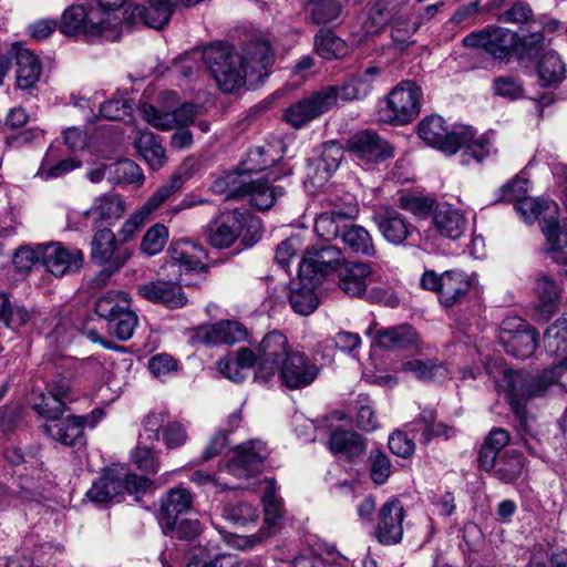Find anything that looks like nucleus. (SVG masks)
Returning <instances> with one entry per match:
<instances>
[{
    "mask_svg": "<svg viewBox=\"0 0 567 567\" xmlns=\"http://www.w3.org/2000/svg\"><path fill=\"white\" fill-rule=\"evenodd\" d=\"M544 346L557 359V363L547 368L542 375L524 371L506 373L509 404L522 421L525 417L526 403L542 395L549 385L558 381L563 371H567V319H558L546 329Z\"/></svg>",
    "mask_w": 567,
    "mask_h": 567,
    "instance_id": "f257e3e1",
    "label": "nucleus"
},
{
    "mask_svg": "<svg viewBox=\"0 0 567 567\" xmlns=\"http://www.w3.org/2000/svg\"><path fill=\"white\" fill-rule=\"evenodd\" d=\"M203 61L221 91L231 93L245 84L246 75L266 70L274 61L268 40L256 38L240 55L223 43H213L203 51Z\"/></svg>",
    "mask_w": 567,
    "mask_h": 567,
    "instance_id": "f03ea898",
    "label": "nucleus"
},
{
    "mask_svg": "<svg viewBox=\"0 0 567 567\" xmlns=\"http://www.w3.org/2000/svg\"><path fill=\"white\" fill-rule=\"evenodd\" d=\"M526 184L525 179H514L505 186L504 199L514 202L515 209L527 223L539 220L542 231L548 243L545 252L556 264L567 266V220L565 219L563 225L557 220L558 206L555 202L522 196L527 190Z\"/></svg>",
    "mask_w": 567,
    "mask_h": 567,
    "instance_id": "7ed1b4c3",
    "label": "nucleus"
},
{
    "mask_svg": "<svg viewBox=\"0 0 567 567\" xmlns=\"http://www.w3.org/2000/svg\"><path fill=\"white\" fill-rule=\"evenodd\" d=\"M419 136L427 145L449 155L463 148V157L471 156L476 162H482L494 151L493 144L486 135L475 138V132L467 126H455L449 131L445 121L437 115L427 116L420 122Z\"/></svg>",
    "mask_w": 567,
    "mask_h": 567,
    "instance_id": "20e7f679",
    "label": "nucleus"
},
{
    "mask_svg": "<svg viewBox=\"0 0 567 567\" xmlns=\"http://www.w3.org/2000/svg\"><path fill=\"white\" fill-rule=\"evenodd\" d=\"M213 187L216 193H224L227 200L247 198L258 210L270 209L286 194L284 186L270 185L264 178L250 179L244 174H227Z\"/></svg>",
    "mask_w": 567,
    "mask_h": 567,
    "instance_id": "39448f33",
    "label": "nucleus"
},
{
    "mask_svg": "<svg viewBox=\"0 0 567 567\" xmlns=\"http://www.w3.org/2000/svg\"><path fill=\"white\" fill-rule=\"evenodd\" d=\"M100 16L99 11L87 12L83 6H71L62 14L60 31L66 35L82 34L87 41L118 39L120 19L110 14L105 18Z\"/></svg>",
    "mask_w": 567,
    "mask_h": 567,
    "instance_id": "423d86ee",
    "label": "nucleus"
},
{
    "mask_svg": "<svg viewBox=\"0 0 567 567\" xmlns=\"http://www.w3.org/2000/svg\"><path fill=\"white\" fill-rule=\"evenodd\" d=\"M423 93L413 81H401L379 104L380 120L388 124L405 125L421 112Z\"/></svg>",
    "mask_w": 567,
    "mask_h": 567,
    "instance_id": "0eeeda50",
    "label": "nucleus"
},
{
    "mask_svg": "<svg viewBox=\"0 0 567 567\" xmlns=\"http://www.w3.org/2000/svg\"><path fill=\"white\" fill-rule=\"evenodd\" d=\"M434 411H423L417 419L409 425V432L395 431L389 437V449L400 457H410L415 450V440L427 445L434 436H450L452 429L443 423H436Z\"/></svg>",
    "mask_w": 567,
    "mask_h": 567,
    "instance_id": "6e6552de",
    "label": "nucleus"
},
{
    "mask_svg": "<svg viewBox=\"0 0 567 567\" xmlns=\"http://www.w3.org/2000/svg\"><path fill=\"white\" fill-rule=\"evenodd\" d=\"M150 486L151 481L144 476L128 473L123 466L111 467L93 482L86 496L94 503H106L126 492L140 499Z\"/></svg>",
    "mask_w": 567,
    "mask_h": 567,
    "instance_id": "1a4fd4ad",
    "label": "nucleus"
},
{
    "mask_svg": "<svg viewBox=\"0 0 567 567\" xmlns=\"http://www.w3.org/2000/svg\"><path fill=\"white\" fill-rule=\"evenodd\" d=\"M259 233L260 223L247 212L234 209L223 214L208 225V240L216 248H228L241 235L243 230Z\"/></svg>",
    "mask_w": 567,
    "mask_h": 567,
    "instance_id": "9d476101",
    "label": "nucleus"
},
{
    "mask_svg": "<svg viewBox=\"0 0 567 567\" xmlns=\"http://www.w3.org/2000/svg\"><path fill=\"white\" fill-rule=\"evenodd\" d=\"M421 286L437 293L441 305L453 307L458 303L471 290L472 281L460 270H447L439 275L427 270L421 278Z\"/></svg>",
    "mask_w": 567,
    "mask_h": 567,
    "instance_id": "9b49d317",
    "label": "nucleus"
},
{
    "mask_svg": "<svg viewBox=\"0 0 567 567\" xmlns=\"http://www.w3.org/2000/svg\"><path fill=\"white\" fill-rule=\"evenodd\" d=\"M336 105V93L332 87H322L311 95L290 105L284 114L285 121L295 128H300L313 118L328 112Z\"/></svg>",
    "mask_w": 567,
    "mask_h": 567,
    "instance_id": "f8f14e48",
    "label": "nucleus"
},
{
    "mask_svg": "<svg viewBox=\"0 0 567 567\" xmlns=\"http://www.w3.org/2000/svg\"><path fill=\"white\" fill-rule=\"evenodd\" d=\"M90 256L94 264L105 266L110 275L120 270L131 258L132 252L128 248L118 246L114 233L104 227L95 231Z\"/></svg>",
    "mask_w": 567,
    "mask_h": 567,
    "instance_id": "ddd939ff",
    "label": "nucleus"
},
{
    "mask_svg": "<svg viewBox=\"0 0 567 567\" xmlns=\"http://www.w3.org/2000/svg\"><path fill=\"white\" fill-rule=\"evenodd\" d=\"M289 353L285 334L279 331L267 333L258 346V368L255 379L262 383L270 381Z\"/></svg>",
    "mask_w": 567,
    "mask_h": 567,
    "instance_id": "4468645a",
    "label": "nucleus"
},
{
    "mask_svg": "<svg viewBox=\"0 0 567 567\" xmlns=\"http://www.w3.org/2000/svg\"><path fill=\"white\" fill-rule=\"evenodd\" d=\"M463 44L467 48H482L495 59L504 60L513 51H518V35L508 29L494 28L467 34Z\"/></svg>",
    "mask_w": 567,
    "mask_h": 567,
    "instance_id": "2eb2a0df",
    "label": "nucleus"
},
{
    "mask_svg": "<svg viewBox=\"0 0 567 567\" xmlns=\"http://www.w3.org/2000/svg\"><path fill=\"white\" fill-rule=\"evenodd\" d=\"M501 341L509 354L526 359L536 349L537 332L522 318H512L502 323Z\"/></svg>",
    "mask_w": 567,
    "mask_h": 567,
    "instance_id": "dca6fc26",
    "label": "nucleus"
},
{
    "mask_svg": "<svg viewBox=\"0 0 567 567\" xmlns=\"http://www.w3.org/2000/svg\"><path fill=\"white\" fill-rule=\"evenodd\" d=\"M169 259L162 267V276H178L183 278V271H198L205 268L203 259L206 252L202 246L190 241L181 240L169 247Z\"/></svg>",
    "mask_w": 567,
    "mask_h": 567,
    "instance_id": "f3484780",
    "label": "nucleus"
},
{
    "mask_svg": "<svg viewBox=\"0 0 567 567\" xmlns=\"http://www.w3.org/2000/svg\"><path fill=\"white\" fill-rule=\"evenodd\" d=\"M185 280L178 276L166 277L140 285L137 292L144 299L161 303L167 308L176 309L186 305L187 298L182 290V282Z\"/></svg>",
    "mask_w": 567,
    "mask_h": 567,
    "instance_id": "a211bd4d",
    "label": "nucleus"
},
{
    "mask_svg": "<svg viewBox=\"0 0 567 567\" xmlns=\"http://www.w3.org/2000/svg\"><path fill=\"white\" fill-rule=\"evenodd\" d=\"M405 511L398 498L385 502L378 513L374 537L382 545L390 546L401 542Z\"/></svg>",
    "mask_w": 567,
    "mask_h": 567,
    "instance_id": "6ab92c4d",
    "label": "nucleus"
},
{
    "mask_svg": "<svg viewBox=\"0 0 567 567\" xmlns=\"http://www.w3.org/2000/svg\"><path fill=\"white\" fill-rule=\"evenodd\" d=\"M43 267L54 277L61 278L78 272L84 261L83 252L61 243L43 244Z\"/></svg>",
    "mask_w": 567,
    "mask_h": 567,
    "instance_id": "aec40b11",
    "label": "nucleus"
},
{
    "mask_svg": "<svg viewBox=\"0 0 567 567\" xmlns=\"http://www.w3.org/2000/svg\"><path fill=\"white\" fill-rule=\"evenodd\" d=\"M267 457L262 442L251 440L238 445L235 455L227 464L228 472L238 478H248L259 473Z\"/></svg>",
    "mask_w": 567,
    "mask_h": 567,
    "instance_id": "412c9836",
    "label": "nucleus"
},
{
    "mask_svg": "<svg viewBox=\"0 0 567 567\" xmlns=\"http://www.w3.org/2000/svg\"><path fill=\"white\" fill-rule=\"evenodd\" d=\"M288 389H301L311 384L318 375V367L301 352H291L277 370Z\"/></svg>",
    "mask_w": 567,
    "mask_h": 567,
    "instance_id": "4be33fe9",
    "label": "nucleus"
},
{
    "mask_svg": "<svg viewBox=\"0 0 567 567\" xmlns=\"http://www.w3.org/2000/svg\"><path fill=\"white\" fill-rule=\"evenodd\" d=\"M343 259L342 251L336 246H323L319 249H307L299 265V277L318 281V275L333 270Z\"/></svg>",
    "mask_w": 567,
    "mask_h": 567,
    "instance_id": "5701e85b",
    "label": "nucleus"
},
{
    "mask_svg": "<svg viewBox=\"0 0 567 567\" xmlns=\"http://www.w3.org/2000/svg\"><path fill=\"white\" fill-rule=\"evenodd\" d=\"M198 109L196 104L185 103L174 111H161L148 103H144L141 106V113L143 118L153 127L169 131L192 123Z\"/></svg>",
    "mask_w": 567,
    "mask_h": 567,
    "instance_id": "b1692460",
    "label": "nucleus"
},
{
    "mask_svg": "<svg viewBox=\"0 0 567 567\" xmlns=\"http://www.w3.org/2000/svg\"><path fill=\"white\" fill-rule=\"evenodd\" d=\"M383 70L372 65L349 76L341 85H329L334 89L336 103L365 99L373 90L374 83L381 78Z\"/></svg>",
    "mask_w": 567,
    "mask_h": 567,
    "instance_id": "393cba45",
    "label": "nucleus"
},
{
    "mask_svg": "<svg viewBox=\"0 0 567 567\" xmlns=\"http://www.w3.org/2000/svg\"><path fill=\"white\" fill-rule=\"evenodd\" d=\"M349 151L364 164L379 163L392 156L389 143L371 131L354 134L349 142Z\"/></svg>",
    "mask_w": 567,
    "mask_h": 567,
    "instance_id": "a878e982",
    "label": "nucleus"
},
{
    "mask_svg": "<svg viewBox=\"0 0 567 567\" xmlns=\"http://www.w3.org/2000/svg\"><path fill=\"white\" fill-rule=\"evenodd\" d=\"M175 6L173 0H150L148 7L128 6L124 10V19L131 24L143 23L162 29L168 23Z\"/></svg>",
    "mask_w": 567,
    "mask_h": 567,
    "instance_id": "bb28decb",
    "label": "nucleus"
},
{
    "mask_svg": "<svg viewBox=\"0 0 567 567\" xmlns=\"http://www.w3.org/2000/svg\"><path fill=\"white\" fill-rule=\"evenodd\" d=\"M193 506V495L184 487L171 488L161 498L157 520L164 534L172 529L181 515L188 513Z\"/></svg>",
    "mask_w": 567,
    "mask_h": 567,
    "instance_id": "cd10ccee",
    "label": "nucleus"
},
{
    "mask_svg": "<svg viewBox=\"0 0 567 567\" xmlns=\"http://www.w3.org/2000/svg\"><path fill=\"white\" fill-rule=\"evenodd\" d=\"M372 219L382 237L393 245L403 244L413 229L405 216L393 207L380 208L373 214Z\"/></svg>",
    "mask_w": 567,
    "mask_h": 567,
    "instance_id": "c85d7f7f",
    "label": "nucleus"
},
{
    "mask_svg": "<svg viewBox=\"0 0 567 567\" xmlns=\"http://www.w3.org/2000/svg\"><path fill=\"white\" fill-rule=\"evenodd\" d=\"M165 416L162 413H151L144 421V433L142 439L159 440V430H162L163 442L167 449H176L185 444L187 433L185 427L178 422H168L164 425Z\"/></svg>",
    "mask_w": 567,
    "mask_h": 567,
    "instance_id": "c756f323",
    "label": "nucleus"
},
{
    "mask_svg": "<svg viewBox=\"0 0 567 567\" xmlns=\"http://www.w3.org/2000/svg\"><path fill=\"white\" fill-rule=\"evenodd\" d=\"M33 318V310L13 299L10 295L0 292V322L3 328L0 331L7 332L6 342L12 341L20 329Z\"/></svg>",
    "mask_w": 567,
    "mask_h": 567,
    "instance_id": "7c9ffc66",
    "label": "nucleus"
},
{
    "mask_svg": "<svg viewBox=\"0 0 567 567\" xmlns=\"http://www.w3.org/2000/svg\"><path fill=\"white\" fill-rule=\"evenodd\" d=\"M435 230L443 237L456 240L467 230V219L464 214L450 204H437L432 218Z\"/></svg>",
    "mask_w": 567,
    "mask_h": 567,
    "instance_id": "2f4dec72",
    "label": "nucleus"
},
{
    "mask_svg": "<svg viewBox=\"0 0 567 567\" xmlns=\"http://www.w3.org/2000/svg\"><path fill=\"white\" fill-rule=\"evenodd\" d=\"M11 56L16 61V80L21 90L31 89L40 79L41 62L39 58L29 49L20 44L11 47Z\"/></svg>",
    "mask_w": 567,
    "mask_h": 567,
    "instance_id": "473e14b6",
    "label": "nucleus"
},
{
    "mask_svg": "<svg viewBox=\"0 0 567 567\" xmlns=\"http://www.w3.org/2000/svg\"><path fill=\"white\" fill-rule=\"evenodd\" d=\"M196 336L205 343L233 344L243 341L246 336L245 327L235 320L219 321L214 324H204L197 329Z\"/></svg>",
    "mask_w": 567,
    "mask_h": 567,
    "instance_id": "72a5a7b5",
    "label": "nucleus"
},
{
    "mask_svg": "<svg viewBox=\"0 0 567 567\" xmlns=\"http://www.w3.org/2000/svg\"><path fill=\"white\" fill-rule=\"evenodd\" d=\"M372 269L363 261L348 262L339 270V287L348 296L362 297L371 280Z\"/></svg>",
    "mask_w": 567,
    "mask_h": 567,
    "instance_id": "f704fd0d",
    "label": "nucleus"
},
{
    "mask_svg": "<svg viewBox=\"0 0 567 567\" xmlns=\"http://www.w3.org/2000/svg\"><path fill=\"white\" fill-rule=\"evenodd\" d=\"M374 340L379 347L389 350L416 349L420 343L416 330L410 324L379 329Z\"/></svg>",
    "mask_w": 567,
    "mask_h": 567,
    "instance_id": "c9c22d12",
    "label": "nucleus"
},
{
    "mask_svg": "<svg viewBox=\"0 0 567 567\" xmlns=\"http://www.w3.org/2000/svg\"><path fill=\"white\" fill-rule=\"evenodd\" d=\"M83 419L78 416L58 417L51 423H45L43 429L53 440L69 446L82 445Z\"/></svg>",
    "mask_w": 567,
    "mask_h": 567,
    "instance_id": "e433bc0d",
    "label": "nucleus"
},
{
    "mask_svg": "<svg viewBox=\"0 0 567 567\" xmlns=\"http://www.w3.org/2000/svg\"><path fill=\"white\" fill-rule=\"evenodd\" d=\"M343 155L342 148L334 142L326 143L321 157L309 165L308 176L313 185L320 186L338 168Z\"/></svg>",
    "mask_w": 567,
    "mask_h": 567,
    "instance_id": "4c0bfd02",
    "label": "nucleus"
},
{
    "mask_svg": "<svg viewBox=\"0 0 567 567\" xmlns=\"http://www.w3.org/2000/svg\"><path fill=\"white\" fill-rule=\"evenodd\" d=\"M536 291L538 295L537 312L540 319L547 321L557 309L560 288L549 275L540 272L536 278Z\"/></svg>",
    "mask_w": 567,
    "mask_h": 567,
    "instance_id": "58836bf2",
    "label": "nucleus"
},
{
    "mask_svg": "<svg viewBox=\"0 0 567 567\" xmlns=\"http://www.w3.org/2000/svg\"><path fill=\"white\" fill-rule=\"evenodd\" d=\"M355 212L354 208H350L349 212L333 210L324 212L320 214L315 220V231L319 238L326 241H331L338 236L341 237V233L347 225L348 219Z\"/></svg>",
    "mask_w": 567,
    "mask_h": 567,
    "instance_id": "ea45409f",
    "label": "nucleus"
},
{
    "mask_svg": "<svg viewBox=\"0 0 567 567\" xmlns=\"http://www.w3.org/2000/svg\"><path fill=\"white\" fill-rule=\"evenodd\" d=\"M124 203L118 195L107 194L97 197L91 208L85 212V216L94 224L99 221L116 220L124 214Z\"/></svg>",
    "mask_w": 567,
    "mask_h": 567,
    "instance_id": "a19ab883",
    "label": "nucleus"
},
{
    "mask_svg": "<svg viewBox=\"0 0 567 567\" xmlns=\"http://www.w3.org/2000/svg\"><path fill=\"white\" fill-rule=\"evenodd\" d=\"M341 240L344 248L353 254L373 256L375 252L371 234L360 225L347 223Z\"/></svg>",
    "mask_w": 567,
    "mask_h": 567,
    "instance_id": "79ce46f5",
    "label": "nucleus"
},
{
    "mask_svg": "<svg viewBox=\"0 0 567 567\" xmlns=\"http://www.w3.org/2000/svg\"><path fill=\"white\" fill-rule=\"evenodd\" d=\"M329 449L333 454H342L353 461L364 452V443L360 435L351 431H336L329 440Z\"/></svg>",
    "mask_w": 567,
    "mask_h": 567,
    "instance_id": "37998d69",
    "label": "nucleus"
},
{
    "mask_svg": "<svg viewBox=\"0 0 567 567\" xmlns=\"http://www.w3.org/2000/svg\"><path fill=\"white\" fill-rule=\"evenodd\" d=\"M305 279V277H300L298 282H293L289 302L295 312L309 316L317 309L319 301L313 291L316 281H312V284L308 281L307 285H302Z\"/></svg>",
    "mask_w": 567,
    "mask_h": 567,
    "instance_id": "c03bdc74",
    "label": "nucleus"
},
{
    "mask_svg": "<svg viewBox=\"0 0 567 567\" xmlns=\"http://www.w3.org/2000/svg\"><path fill=\"white\" fill-rule=\"evenodd\" d=\"M135 145L153 169L161 168L166 162L165 148L154 133L148 131L140 132Z\"/></svg>",
    "mask_w": 567,
    "mask_h": 567,
    "instance_id": "a18cd8bd",
    "label": "nucleus"
},
{
    "mask_svg": "<svg viewBox=\"0 0 567 567\" xmlns=\"http://www.w3.org/2000/svg\"><path fill=\"white\" fill-rule=\"evenodd\" d=\"M130 307V299L126 293L107 291L95 301L94 311L109 323Z\"/></svg>",
    "mask_w": 567,
    "mask_h": 567,
    "instance_id": "49530a36",
    "label": "nucleus"
},
{
    "mask_svg": "<svg viewBox=\"0 0 567 567\" xmlns=\"http://www.w3.org/2000/svg\"><path fill=\"white\" fill-rule=\"evenodd\" d=\"M278 159V152L275 146L267 144L256 146L248 151L246 158L240 164L238 174L260 172L271 166Z\"/></svg>",
    "mask_w": 567,
    "mask_h": 567,
    "instance_id": "de8ad7c7",
    "label": "nucleus"
},
{
    "mask_svg": "<svg viewBox=\"0 0 567 567\" xmlns=\"http://www.w3.org/2000/svg\"><path fill=\"white\" fill-rule=\"evenodd\" d=\"M402 370L412 373L417 380L441 382L447 378V369L434 360H410L403 363Z\"/></svg>",
    "mask_w": 567,
    "mask_h": 567,
    "instance_id": "09e8293b",
    "label": "nucleus"
},
{
    "mask_svg": "<svg viewBox=\"0 0 567 567\" xmlns=\"http://www.w3.org/2000/svg\"><path fill=\"white\" fill-rule=\"evenodd\" d=\"M537 71L544 85H554L564 80L566 68L557 52L549 50L542 55Z\"/></svg>",
    "mask_w": 567,
    "mask_h": 567,
    "instance_id": "8fccbe9b",
    "label": "nucleus"
},
{
    "mask_svg": "<svg viewBox=\"0 0 567 567\" xmlns=\"http://www.w3.org/2000/svg\"><path fill=\"white\" fill-rule=\"evenodd\" d=\"M347 0H308L310 18L316 24H327L341 17Z\"/></svg>",
    "mask_w": 567,
    "mask_h": 567,
    "instance_id": "3c124183",
    "label": "nucleus"
},
{
    "mask_svg": "<svg viewBox=\"0 0 567 567\" xmlns=\"http://www.w3.org/2000/svg\"><path fill=\"white\" fill-rule=\"evenodd\" d=\"M315 48L317 53L326 60L341 58L347 51L342 39L338 38L332 31L323 29L315 37Z\"/></svg>",
    "mask_w": 567,
    "mask_h": 567,
    "instance_id": "603ef678",
    "label": "nucleus"
},
{
    "mask_svg": "<svg viewBox=\"0 0 567 567\" xmlns=\"http://www.w3.org/2000/svg\"><path fill=\"white\" fill-rule=\"evenodd\" d=\"M109 179L115 185L141 184L144 175L136 163L126 158L117 161L110 167Z\"/></svg>",
    "mask_w": 567,
    "mask_h": 567,
    "instance_id": "864d4df0",
    "label": "nucleus"
},
{
    "mask_svg": "<svg viewBox=\"0 0 567 567\" xmlns=\"http://www.w3.org/2000/svg\"><path fill=\"white\" fill-rule=\"evenodd\" d=\"M183 184L184 179L181 175H173L152 194V196L145 202L142 208L146 214L151 215L167 199H169L172 195L181 190Z\"/></svg>",
    "mask_w": 567,
    "mask_h": 567,
    "instance_id": "5fc2aeb1",
    "label": "nucleus"
},
{
    "mask_svg": "<svg viewBox=\"0 0 567 567\" xmlns=\"http://www.w3.org/2000/svg\"><path fill=\"white\" fill-rule=\"evenodd\" d=\"M525 468V460L517 451H508L497 470L495 476L504 483H513L518 480Z\"/></svg>",
    "mask_w": 567,
    "mask_h": 567,
    "instance_id": "6e6d98bb",
    "label": "nucleus"
},
{
    "mask_svg": "<svg viewBox=\"0 0 567 567\" xmlns=\"http://www.w3.org/2000/svg\"><path fill=\"white\" fill-rule=\"evenodd\" d=\"M32 408L42 417L47 419V423H51L55 421L58 417L62 416V414L65 411V402L59 400L58 396L51 395L47 391V393H39L32 400Z\"/></svg>",
    "mask_w": 567,
    "mask_h": 567,
    "instance_id": "4d7b16f0",
    "label": "nucleus"
},
{
    "mask_svg": "<svg viewBox=\"0 0 567 567\" xmlns=\"http://www.w3.org/2000/svg\"><path fill=\"white\" fill-rule=\"evenodd\" d=\"M261 501L265 511V524L268 527L276 526L284 515V506L281 499L276 495L274 481H266Z\"/></svg>",
    "mask_w": 567,
    "mask_h": 567,
    "instance_id": "13d9d810",
    "label": "nucleus"
},
{
    "mask_svg": "<svg viewBox=\"0 0 567 567\" xmlns=\"http://www.w3.org/2000/svg\"><path fill=\"white\" fill-rule=\"evenodd\" d=\"M392 20L393 16L390 13V9L383 2L373 0L363 22L364 32L367 35L377 34Z\"/></svg>",
    "mask_w": 567,
    "mask_h": 567,
    "instance_id": "bf43d9fd",
    "label": "nucleus"
},
{
    "mask_svg": "<svg viewBox=\"0 0 567 567\" xmlns=\"http://www.w3.org/2000/svg\"><path fill=\"white\" fill-rule=\"evenodd\" d=\"M392 20L393 16L390 13V9L383 2L373 0L363 22L364 32L367 35L377 34Z\"/></svg>",
    "mask_w": 567,
    "mask_h": 567,
    "instance_id": "052dcab7",
    "label": "nucleus"
},
{
    "mask_svg": "<svg viewBox=\"0 0 567 567\" xmlns=\"http://www.w3.org/2000/svg\"><path fill=\"white\" fill-rule=\"evenodd\" d=\"M392 20L393 16L390 13V9L383 2L373 0L363 22L364 32L367 35L377 34Z\"/></svg>",
    "mask_w": 567,
    "mask_h": 567,
    "instance_id": "680f3d73",
    "label": "nucleus"
},
{
    "mask_svg": "<svg viewBox=\"0 0 567 567\" xmlns=\"http://www.w3.org/2000/svg\"><path fill=\"white\" fill-rule=\"evenodd\" d=\"M138 324V318L131 307L124 312L120 313L111 322L107 323V329L111 334L121 341H126L132 338L135 328Z\"/></svg>",
    "mask_w": 567,
    "mask_h": 567,
    "instance_id": "e2e57ef3",
    "label": "nucleus"
},
{
    "mask_svg": "<svg viewBox=\"0 0 567 567\" xmlns=\"http://www.w3.org/2000/svg\"><path fill=\"white\" fill-rule=\"evenodd\" d=\"M51 150L47 153L41 166L37 172V176L43 179L58 178L66 173L74 171L81 166V161H76L72 157L64 158L56 164L51 163Z\"/></svg>",
    "mask_w": 567,
    "mask_h": 567,
    "instance_id": "0e129e2a",
    "label": "nucleus"
},
{
    "mask_svg": "<svg viewBox=\"0 0 567 567\" xmlns=\"http://www.w3.org/2000/svg\"><path fill=\"white\" fill-rule=\"evenodd\" d=\"M168 239V229L163 224H155L143 236L141 251L147 256L157 255L163 250Z\"/></svg>",
    "mask_w": 567,
    "mask_h": 567,
    "instance_id": "69168bd1",
    "label": "nucleus"
},
{
    "mask_svg": "<svg viewBox=\"0 0 567 567\" xmlns=\"http://www.w3.org/2000/svg\"><path fill=\"white\" fill-rule=\"evenodd\" d=\"M43 244L37 245L34 248L30 246L20 247L13 256L14 267L22 272H29L32 268L41 264L43 265Z\"/></svg>",
    "mask_w": 567,
    "mask_h": 567,
    "instance_id": "338daca9",
    "label": "nucleus"
},
{
    "mask_svg": "<svg viewBox=\"0 0 567 567\" xmlns=\"http://www.w3.org/2000/svg\"><path fill=\"white\" fill-rule=\"evenodd\" d=\"M224 514L227 519L241 526L254 523L258 517L257 509L252 505L244 502L227 506Z\"/></svg>",
    "mask_w": 567,
    "mask_h": 567,
    "instance_id": "774afa93",
    "label": "nucleus"
}]
</instances>
